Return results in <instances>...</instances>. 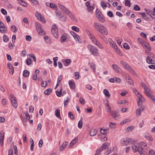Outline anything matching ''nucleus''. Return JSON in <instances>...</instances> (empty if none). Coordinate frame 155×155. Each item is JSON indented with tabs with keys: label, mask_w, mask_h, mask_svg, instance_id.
<instances>
[{
	"label": "nucleus",
	"mask_w": 155,
	"mask_h": 155,
	"mask_svg": "<svg viewBox=\"0 0 155 155\" xmlns=\"http://www.w3.org/2000/svg\"><path fill=\"white\" fill-rule=\"evenodd\" d=\"M111 153V150L110 149H108L107 150H106L104 152V154L105 155H108Z\"/></svg>",
	"instance_id": "nucleus-50"
},
{
	"label": "nucleus",
	"mask_w": 155,
	"mask_h": 155,
	"mask_svg": "<svg viewBox=\"0 0 155 155\" xmlns=\"http://www.w3.org/2000/svg\"><path fill=\"white\" fill-rule=\"evenodd\" d=\"M63 61L64 63V65L66 67L69 66L71 62V60L69 59H64Z\"/></svg>",
	"instance_id": "nucleus-17"
},
{
	"label": "nucleus",
	"mask_w": 155,
	"mask_h": 155,
	"mask_svg": "<svg viewBox=\"0 0 155 155\" xmlns=\"http://www.w3.org/2000/svg\"><path fill=\"white\" fill-rule=\"evenodd\" d=\"M11 30L13 32H16L18 31L17 28L15 25H12L11 27Z\"/></svg>",
	"instance_id": "nucleus-40"
},
{
	"label": "nucleus",
	"mask_w": 155,
	"mask_h": 155,
	"mask_svg": "<svg viewBox=\"0 0 155 155\" xmlns=\"http://www.w3.org/2000/svg\"><path fill=\"white\" fill-rule=\"evenodd\" d=\"M120 143L122 146H127L128 144H133L132 148L134 152L138 151L140 155L143 154V149L141 147H138L136 143V141L132 138H124L120 141Z\"/></svg>",
	"instance_id": "nucleus-1"
},
{
	"label": "nucleus",
	"mask_w": 155,
	"mask_h": 155,
	"mask_svg": "<svg viewBox=\"0 0 155 155\" xmlns=\"http://www.w3.org/2000/svg\"><path fill=\"white\" fill-rule=\"evenodd\" d=\"M136 142H137L136 141ZM136 143H137V142H136ZM137 144L138 147H139L137 145ZM139 144L140 146H141V147H141L142 148V149H143V148H142V147H146L147 146V144H146V143L143 142H140L139 143ZM143 154L142 155H143L144 154V150H143Z\"/></svg>",
	"instance_id": "nucleus-28"
},
{
	"label": "nucleus",
	"mask_w": 155,
	"mask_h": 155,
	"mask_svg": "<svg viewBox=\"0 0 155 155\" xmlns=\"http://www.w3.org/2000/svg\"><path fill=\"white\" fill-rule=\"evenodd\" d=\"M69 84L71 89H74L75 88V84L74 81H70L69 82Z\"/></svg>",
	"instance_id": "nucleus-19"
},
{
	"label": "nucleus",
	"mask_w": 155,
	"mask_h": 155,
	"mask_svg": "<svg viewBox=\"0 0 155 155\" xmlns=\"http://www.w3.org/2000/svg\"><path fill=\"white\" fill-rule=\"evenodd\" d=\"M145 138L148 140L150 141H152L153 138L151 135L149 134L146 135L145 136Z\"/></svg>",
	"instance_id": "nucleus-37"
},
{
	"label": "nucleus",
	"mask_w": 155,
	"mask_h": 155,
	"mask_svg": "<svg viewBox=\"0 0 155 155\" xmlns=\"http://www.w3.org/2000/svg\"><path fill=\"white\" fill-rule=\"evenodd\" d=\"M150 51H149L147 50H146L145 51L146 54L147 55V56H149L150 57L154 58V54H153Z\"/></svg>",
	"instance_id": "nucleus-27"
},
{
	"label": "nucleus",
	"mask_w": 155,
	"mask_h": 155,
	"mask_svg": "<svg viewBox=\"0 0 155 155\" xmlns=\"http://www.w3.org/2000/svg\"><path fill=\"white\" fill-rule=\"evenodd\" d=\"M96 17L99 21L102 22H105V19L101 12L98 10L96 11Z\"/></svg>",
	"instance_id": "nucleus-5"
},
{
	"label": "nucleus",
	"mask_w": 155,
	"mask_h": 155,
	"mask_svg": "<svg viewBox=\"0 0 155 155\" xmlns=\"http://www.w3.org/2000/svg\"><path fill=\"white\" fill-rule=\"evenodd\" d=\"M110 113L112 117L115 120H117L120 116L119 113L116 110L112 111Z\"/></svg>",
	"instance_id": "nucleus-8"
},
{
	"label": "nucleus",
	"mask_w": 155,
	"mask_h": 155,
	"mask_svg": "<svg viewBox=\"0 0 155 155\" xmlns=\"http://www.w3.org/2000/svg\"><path fill=\"white\" fill-rule=\"evenodd\" d=\"M87 47L89 51L92 55L94 56L98 55V50L96 47L93 45H87Z\"/></svg>",
	"instance_id": "nucleus-3"
},
{
	"label": "nucleus",
	"mask_w": 155,
	"mask_h": 155,
	"mask_svg": "<svg viewBox=\"0 0 155 155\" xmlns=\"http://www.w3.org/2000/svg\"><path fill=\"white\" fill-rule=\"evenodd\" d=\"M26 62L27 65H30L32 63L31 60L29 58L28 59L26 60Z\"/></svg>",
	"instance_id": "nucleus-54"
},
{
	"label": "nucleus",
	"mask_w": 155,
	"mask_h": 155,
	"mask_svg": "<svg viewBox=\"0 0 155 155\" xmlns=\"http://www.w3.org/2000/svg\"><path fill=\"white\" fill-rule=\"evenodd\" d=\"M142 46L145 49H147V50L149 51H151V48L150 46V45L149 43H147L145 42L143 45Z\"/></svg>",
	"instance_id": "nucleus-20"
},
{
	"label": "nucleus",
	"mask_w": 155,
	"mask_h": 155,
	"mask_svg": "<svg viewBox=\"0 0 155 155\" xmlns=\"http://www.w3.org/2000/svg\"><path fill=\"white\" fill-rule=\"evenodd\" d=\"M30 72L27 70H25L23 72V76L24 77H27L29 76Z\"/></svg>",
	"instance_id": "nucleus-35"
},
{
	"label": "nucleus",
	"mask_w": 155,
	"mask_h": 155,
	"mask_svg": "<svg viewBox=\"0 0 155 155\" xmlns=\"http://www.w3.org/2000/svg\"><path fill=\"white\" fill-rule=\"evenodd\" d=\"M130 120L129 119H126L122 121L120 123V124L122 125L124 124H125L127 123L130 122Z\"/></svg>",
	"instance_id": "nucleus-36"
},
{
	"label": "nucleus",
	"mask_w": 155,
	"mask_h": 155,
	"mask_svg": "<svg viewBox=\"0 0 155 155\" xmlns=\"http://www.w3.org/2000/svg\"><path fill=\"white\" fill-rule=\"evenodd\" d=\"M139 43L142 46L143 44L145 42L142 39L140 38H138L137 39Z\"/></svg>",
	"instance_id": "nucleus-57"
},
{
	"label": "nucleus",
	"mask_w": 155,
	"mask_h": 155,
	"mask_svg": "<svg viewBox=\"0 0 155 155\" xmlns=\"http://www.w3.org/2000/svg\"><path fill=\"white\" fill-rule=\"evenodd\" d=\"M134 9L135 11H138L140 10V7L137 5H135L134 6Z\"/></svg>",
	"instance_id": "nucleus-60"
},
{
	"label": "nucleus",
	"mask_w": 155,
	"mask_h": 155,
	"mask_svg": "<svg viewBox=\"0 0 155 155\" xmlns=\"http://www.w3.org/2000/svg\"><path fill=\"white\" fill-rule=\"evenodd\" d=\"M10 97L12 105L14 107L16 108L18 107V104L15 96L12 94H10Z\"/></svg>",
	"instance_id": "nucleus-6"
},
{
	"label": "nucleus",
	"mask_w": 155,
	"mask_h": 155,
	"mask_svg": "<svg viewBox=\"0 0 155 155\" xmlns=\"http://www.w3.org/2000/svg\"><path fill=\"white\" fill-rule=\"evenodd\" d=\"M128 81H127V82L128 84H129L132 86H133L134 85V83L133 81L130 77H128Z\"/></svg>",
	"instance_id": "nucleus-38"
},
{
	"label": "nucleus",
	"mask_w": 155,
	"mask_h": 155,
	"mask_svg": "<svg viewBox=\"0 0 155 155\" xmlns=\"http://www.w3.org/2000/svg\"><path fill=\"white\" fill-rule=\"evenodd\" d=\"M103 93L107 97H110V96L109 91L107 89H104V90Z\"/></svg>",
	"instance_id": "nucleus-29"
},
{
	"label": "nucleus",
	"mask_w": 155,
	"mask_h": 155,
	"mask_svg": "<svg viewBox=\"0 0 155 155\" xmlns=\"http://www.w3.org/2000/svg\"><path fill=\"white\" fill-rule=\"evenodd\" d=\"M65 13L70 18L74 20H75V17L73 15L72 12L68 9Z\"/></svg>",
	"instance_id": "nucleus-10"
},
{
	"label": "nucleus",
	"mask_w": 155,
	"mask_h": 155,
	"mask_svg": "<svg viewBox=\"0 0 155 155\" xmlns=\"http://www.w3.org/2000/svg\"><path fill=\"white\" fill-rule=\"evenodd\" d=\"M144 90L145 94L149 98L153 95L151 94V91L150 89L148 87L144 89Z\"/></svg>",
	"instance_id": "nucleus-9"
},
{
	"label": "nucleus",
	"mask_w": 155,
	"mask_h": 155,
	"mask_svg": "<svg viewBox=\"0 0 155 155\" xmlns=\"http://www.w3.org/2000/svg\"><path fill=\"white\" fill-rule=\"evenodd\" d=\"M113 47L116 50V52L118 53H120V51L119 49H118L117 46L116 44L114 42H113L112 44H111Z\"/></svg>",
	"instance_id": "nucleus-25"
},
{
	"label": "nucleus",
	"mask_w": 155,
	"mask_h": 155,
	"mask_svg": "<svg viewBox=\"0 0 155 155\" xmlns=\"http://www.w3.org/2000/svg\"><path fill=\"white\" fill-rule=\"evenodd\" d=\"M35 25L37 29V31L38 29H40L41 28H42L41 25L38 22H36Z\"/></svg>",
	"instance_id": "nucleus-47"
},
{
	"label": "nucleus",
	"mask_w": 155,
	"mask_h": 155,
	"mask_svg": "<svg viewBox=\"0 0 155 155\" xmlns=\"http://www.w3.org/2000/svg\"><path fill=\"white\" fill-rule=\"evenodd\" d=\"M127 102V101L125 100H123L121 101H119L117 102V103L119 104H124Z\"/></svg>",
	"instance_id": "nucleus-58"
},
{
	"label": "nucleus",
	"mask_w": 155,
	"mask_h": 155,
	"mask_svg": "<svg viewBox=\"0 0 155 155\" xmlns=\"http://www.w3.org/2000/svg\"><path fill=\"white\" fill-rule=\"evenodd\" d=\"M144 10L147 12V13L151 17H152V11L151 10H148L146 8H145Z\"/></svg>",
	"instance_id": "nucleus-43"
},
{
	"label": "nucleus",
	"mask_w": 155,
	"mask_h": 155,
	"mask_svg": "<svg viewBox=\"0 0 155 155\" xmlns=\"http://www.w3.org/2000/svg\"><path fill=\"white\" fill-rule=\"evenodd\" d=\"M3 39L4 41L5 42H7L8 41V38L5 35H4L3 36Z\"/></svg>",
	"instance_id": "nucleus-52"
},
{
	"label": "nucleus",
	"mask_w": 155,
	"mask_h": 155,
	"mask_svg": "<svg viewBox=\"0 0 155 155\" xmlns=\"http://www.w3.org/2000/svg\"><path fill=\"white\" fill-rule=\"evenodd\" d=\"M97 133V130L94 129H92L90 133V135L91 136H94Z\"/></svg>",
	"instance_id": "nucleus-26"
},
{
	"label": "nucleus",
	"mask_w": 155,
	"mask_h": 155,
	"mask_svg": "<svg viewBox=\"0 0 155 155\" xmlns=\"http://www.w3.org/2000/svg\"><path fill=\"white\" fill-rule=\"evenodd\" d=\"M144 110L143 107H140L138 108L136 110V115L139 116L141 115V114L142 111Z\"/></svg>",
	"instance_id": "nucleus-11"
},
{
	"label": "nucleus",
	"mask_w": 155,
	"mask_h": 155,
	"mask_svg": "<svg viewBox=\"0 0 155 155\" xmlns=\"http://www.w3.org/2000/svg\"><path fill=\"white\" fill-rule=\"evenodd\" d=\"M86 32L89 38L93 43L101 49H104V47L101 43L96 38L93 34L88 30L86 29Z\"/></svg>",
	"instance_id": "nucleus-2"
},
{
	"label": "nucleus",
	"mask_w": 155,
	"mask_h": 155,
	"mask_svg": "<svg viewBox=\"0 0 155 155\" xmlns=\"http://www.w3.org/2000/svg\"><path fill=\"white\" fill-rule=\"evenodd\" d=\"M75 41L79 43H81V41L79 36L77 34L74 37Z\"/></svg>",
	"instance_id": "nucleus-31"
},
{
	"label": "nucleus",
	"mask_w": 155,
	"mask_h": 155,
	"mask_svg": "<svg viewBox=\"0 0 155 155\" xmlns=\"http://www.w3.org/2000/svg\"><path fill=\"white\" fill-rule=\"evenodd\" d=\"M134 129V127L132 126H130L128 127L127 128V130L128 132H130L132 131Z\"/></svg>",
	"instance_id": "nucleus-61"
},
{
	"label": "nucleus",
	"mask_w": 155,
	"mask_h": 155,
	"mask_svg": "<svg viewBox=\"0 0 155 155\" xmlns=\"http://www.w3.org/2000/svg\"><path fill=\"white\" fill-rule=\"evenodd\" d=\"M140 14L141 15L142 17L145 20H147L148 19V17H147L145 13H140Z\"/></svg>",
	"instance_id": "nucleus-51"
},
{
	"label": "nucleus",
	"mask_w": 155,
	"mask_h": 155,
	"mask_svg": "<svg viewBox=\"0 0 155 155\" xmlns=\"http://www.w3.org/2000/svg\"><path fill=\"white\" fill-rule=\"evenodd\" d=\"M87 10L89 12H90L93 10L94 9V7L92 5H90L87 7Z\"/></svg>",
	"instance_id": "nucleus-63"
},
{
	"label": "nucleus",
	"mask_w": 155,
	"mask_h": 155,
	"mask_svg": "<svg viewBox=\"0 0 155 155\" xmlns=\"http://www.w3.org/2000/svg\"><path fill=\"white\" fill-rule=\"evenodd\" d=\"M25 39L27 41H31L32 38L30 35H27L26 36Z\"/></svg>",
	"instance_id": "nucleus-59"
},
{
	"label": "nucleus",
	"mask_w": 155,
	"mask_h": 155,
	"mask_svg": "<svg viewBox=\"0 0 155 155\" xmlns=\"http://www.w3.org/2000/svg\"><path fill=\"white\" fill-rule=\"evenodd\" d=\"M7 31V28L5 27V28H0V32L1 33H5Z\"/></svg>",
	"instance_id": "nucleus-56"
},
{
	"label": "nucleus",
	"mask_w": 155,
	"mask_h": 155,
	"mask_svg": "<svg viewBox=\"0 0 155 155\" xmlns=\"http://www.w3.org/2000/svg\"><path fill=\"white\" fill-rule=\"evenodd\" d=\"M39 35H43L45 34V31H43L42 28H41L40 29H38L37 31Z\"/></svg>",
	"instance_id": "nucleus-33"
},
{
	"label": "nucleus",
	"mask_w": 155,
	"mask_h": 155,
	"mask_svg": "<svg viewBox=\"0 0 155 155\" xmlns=\"http://www.w3.org/2000/svg\"><path fill=\"white\" fill-rule=\"evenodd\" d=\"M121 64L124 67L125 70L129 71L133 75H135L136 73L134 70L126 62L123 61H121Z\"/></svg>",
	"instance_id": "nucleus-4"
},
{
	"label": "nucleus",
	"mask_w": 155,
	"mask_h": 155,
	"mask_svg": "<svg viewBox=\"0 0 155 155\" xmlns=\"http://www.w3.org/2000/svg\"><path fill=\"white\" fill-rule=\"evenodd\" d=\"M112 66L114 71L118 73H120L121 69L117 65L113 64Z\"/></svg>",
	"instance_id": "nucleus-13"
},
{
	"label": "nucleus",
	"mask_w": 155,
	"mask_h": 155,
	"mask_svg": "<svg viewBox=\"0 0 155 155\" xmlns=\"http://www.w3.org/2000/svg\"><path fill=\"white\" fill-rule=\"evenodd\" d=\"M58 6L59 8L62 10V12H64V13H65V12L67 11V10L68 9L66 7L60 3H58Z\"/></svg>",
	"instance_id": "nucleus-14"
},
{
	"label": "nucleus",
	"mask_w": 155,
	"mask_h": 155,
	"mask_svg": "<svg viewBox=\"0 0 155 155\" xmlns=\"http://www.w3.org/2000/svg\"><path fill=\"white\" fill-rule=\"evenodd\" d=\"M82 118H81V119L78 122V127L80 129L82 128L83 125V121L82 120Z\"/></svg>",
	"instance_id": "nucleus-39"
},
{
	"label": "nucleus",
	"mask_w": 155,
	"mask_h": 155,
	"mask_svg": "<svg viewBox=\"0 0 155 155\" xmlns=\"http://www.w3.org/2000/svg\"><path fill=\"white\" fill-rule=\"evenodd\" d=\"M78 139V138L77 137H75L70 143L68 146L69 147H71L76 143Z\"/></svg>",
	"instance_id": "nucleus-18"
},
{
	"label": "nucleus",
	"mask_w": 155,
	"mask_h": 155,
	"mask_svg": "<svg viewBox=\"0 0 155 155\" xmlns=\"http://www.w3.org/2000/svg\"><path fill=\"white\" fill-rule=\"evenodd\" d=\"M107 15L110 18H112L114 16L113 12L110 11L108 12H107Z\"/></svg>",
	"instance_id": "nucleus-64"
},
{
	"label": "nucleus",
	"mask_w": 155,
	"mask_h": 155,
	"mask_svg": "<svg viewBox=\"0 0 155 155\" xmlns=\"http://www.w3.org/2000/svg\"><path fill=\"white\" fill-rule=\"evenodd\" d=\"M116 125V124L115 123L110 122V123L109 126H110V127L111 128L113 129V128H115Z\"/></svg>",
	"instance_id": "nucleus-55"
},
{
	"label": "nucleus",
	"mask_w": 155,
	"mask_h": 155,
	"mask_svg": "<svg viewBox=\"0 0 155 155\" xmlns=\"http://www.w3.org/2000/svg\"><path fill=\"white\" fill-rule=\"evenodd\" d=\"M44 39L47 43H50V40L47 36H45L44 37Z\"/></svg>",
	"instance_id": "nucleus-49"
},
{
	"label": "nucleus",
	"mask_w": 155,
	"mask_h": 155,
	"mask_svg": "<svg viewBox=\"0 0 155 155\" xmlns=\"http://www.w3.org/2000/svg\"><path fill=\"white\" fill-rule=\"evenodd\" d=\"M47 85V82L46 81H42L41 84L42 87H45Z\"/></svg>",
	"instance_id": "nucleus-62"
},
{
	"label": "nucleus",
	"mask_w": 155,
	"mask_h": 155,
	"mask_svg": "<svg viewBox=\"0 0 155 155\" xmlns=\"http://www.w3.org/2000/svg\"><path fill=\"white\" fill-rule=\"evenodd\" d=\"M125 5L126 6H128L129 7L130 6V0H125Z\"/></svg>",
	"instance_id": "nucleus-46"
},
{
	"label": "nucleus",
	"mask_w": 155,
	"mask_h": 155,
	"mask_svg": "<svg viewBox=\"0 0 155 155\" xmlns=\"http://www.w3.org/2000/svg\"><path fill=\"white\" fill-rule=\"evenodd\" d=\"M71 29L73 31H76L77 32H78L80 30L79 29L75 26H73L72 27Z\"/></svg>",
	"instance_id": "nucleus-48"
},
{
	"label": "nucleus",
	"mask_w": 155,
	"mask_h": 155,
	"mask_svg": "<svg viewBox=\"0 0 155 155\" xmlns=\"http://www.w3.org/2000/svg\"><path fill=\"white\" fill-rule=\"evenodd\" d=\"M152 58L150 57L149 56H147V62L149 64H154V61L153 60Z\"/></svg>",
	"instance_id": "nucleus-23"
},
{
	"label": "nucleus",
	"mask_w": 155,
	"mask_h": 155,
	"mask_svg": "<svg viewBox=\"0 0 155 155\" xmlns=\"http://www.w3.org/2000/svg\"><path fill=\"white\" fill-rule=\"evenodd\" d=\"M49 7L51 8H52L55 10H57L58 9V8L57 5L55 4L52 3H50Z\"/></svg>",
	"instance_id": "nucleus-32"
},
{
	"label": "nucleus",
	"mask_w": 155,
	"mask_h": 155,
	"mask_svg": "<svg viewBox=\"0 0 155 155\" xmlns=\"http://www.w3.org/2000/svg\"><path fill=\"white\" fill-rule=\"evenodd\" d=\"M62 89L61 88L60 89L59 91H56V95L58 97H60L61 96L62 93Z\"/></svg>",
	"instance_id": "nucleus-44"
},
{
	"label": "nucleus",
	"mask_w": 155,
	"mask_h": 155,
	"mask_svg": "<svg viewBox=\"0 0 155 155\" xmlns=\"http://www.w3.org/2000/svg\"><path fill=\"white\" fill-rule=\"evenodd\" d=\"M94 27L97 31H98L103 25L97 22H94Z\"/></svg>",
	"instance_id": "nucleus-15"
},
{
	"label": "nucleus",
	"mask_w": 155,
	"mask_h": 155,
	"mask_svg": "<svg viewBox=\"0 0 155 155\" xmlns=\"http://www.w3.org/2000/svg\"><path fill=\"white\" fill-rule=\"evenodd\" d=\"M100 131L103 135H105L107 134L109 132L108 129H106L104 128H101Z\"/></svg>",
	"instance_id": "nucleus-22"
},
{
	"label": "nucleus",
	"mask_w": 155,
	"mask_h": 155,
	"mask_svg": "<svg viewBox=\"0 0 155 155\" xmlns=\"http://www.w3.org/2000/svg\"><path fill=\"white\" fill-rule=\"evenodd\" d=\"M51 32L54 37L56 38H58V29H56V30H54L53 29H51Z\"/></svg>",
	"instance_id": "nucleus-24"
},
{
	"label": "nucleus",
	"mask_w": 155,
	"mask_h": 155,
	"mask_svg": "<svg viewBox=\"0 0 155 155\" xmlns=\"http://www.w3.org/2000/svg\"><path fill=\"white\" fill-rule=\"evenodd\" d=\"M52 91V89L51 88H48L44 91V93L46 95H50Z\"/></svg>",
	"instance_id": "nucleus-30"
},
{
	"label": "nucleus",
	"mask_w": 155,
	"mask_h": 155,
	"mask_svg": "<svg viewBox=\"0 0 155 155\" xmlns=\"http://www.w3.org/2000/svg\"><path fill=\"white\" fill-rule=\"evenodd\" d=\"M68 144V142L67 141L64 142L63 144L61 145L59 148V150L60 151H62L64 150V149L67 147Z\"/></svg>",
	"instance_id": "nucleus-21"
},
{
	"label": "nucleus",
	"mask_w": 155,
	"mask_h": 155,
	"mask_svg": "<svg viewBox=\"0 0 155 155\" xmlns=\"http://www.w3.org/2000/svg\"><path fill=\"white\" fill-rule=\"evenodd\" d=\"M98 31L101 34L103 35H107L108 34V30L107 28L104 25Z\"/></svg>",
	"instance_id": "nucleus-7"
},
{
	"label": "nucleus",
	"mask_w": 155,
	"mask_h": 155,
	"mask_svg": "<svg viewBox=\"0 0 155 155\" xmlns=\"http://www.w3.org/2000/svg\"><path fill=\"white\" fill-rule=\"evenodd\" d=\"M38 20L41 21L42 22L45 23H46V21L45 20L44 18L42 16H41L38 19Z\"/></svg>",
	"instance_id": "nucleus-53"
},
{
	"label": "nucleus",
	"mask_w": 155,
	"mask_h": 155,
	"mask_svg": "<svg viewBox=\"0 0 155 155\" xmlns=\"http://www.w3.org/2000/svg\"><path fill=\"white\" fill-rule=\"evenodd\" d=\"M18 3L21 5H22L24 7L27 6V4L25 2H24L23 0H18Z\"/></svg>",
	"instance_id": "nucleus-34"
},
{
	"label": "nucleus",
	"mask_w": 155,
	"mask_h": 155,
	"mask_svg": "<svg viewBox=\"0 0 155 155\" xmlns=\"http://www.w3.org/2000/svg\"><path fill=\"white\" fill-rule=\"evenodd\" d=\"M101 7L104 9H105L107 7V3H105L103 1H102L100 3Z\"/></svg>",
	"instance_id": "nucleus-41"
},
{
	"label": "nucleus",
	"mask_w": 155,
	"mask_h": 155,
	"mask_svg": "<svg viewBox=\"0 0 155 155\" xmlns=\"http://www.w3.org/2000/svg\"><path fill=\"white\" fill-rule=\"evenodd\" d=\"M109 143L107 142L104 143L100 147V150L102 151L103 150L107 149L109 146Z\"/></svg>",
	"instance_id": "nucleus-16"
},
{
	"label": "nucleus",
	"mask_w": 155,
	"mask_h": 155,
	"mask_svg": "<svg viewBox=\"0 0 155 155\" xmlns=\"http://www.w3.org/2000/svg\"><path fill=\"white\" fill-rule=\"evenodd\" d=\"M68 34L66 33H64L62 35L61 39L60 41L61 43H64L67 41Z\"/></svg>",
	"instance_id": "nucleus-12"
},
{
	"label": "nucleus",
	"mask_w": 155,
	"mask_h": 155,
	"mask_svg": "<svg viewBox=\"0 0 155 155\" xmlns=\"http://www.w3.org/2000/svg\"><path fill=\"white\" fill-rule=\"evenodd\" d=\"M55 115L57 117H59L60 116V110L59 109H57L55 111Z\"/></svg>",
	"instance_id": "nucleus-45"
},
{
	"label": "nucleus",
	"mask_w": 155,
	"mask_h": 155,
	"mask_svg": "<svg viewBox=\"0 0 155 155\" xmlns=\"http://www.w3.org/2000/svg\"><path fill=\"white\" fill-rule=\"evenodd\" d=\"M116 40L118 44L119 45H120V43L122 41V39L121 38H120V37H117L116 38Z\"/></svg>",
	"instance_id": "nucleus-42"
}]
</instances>
